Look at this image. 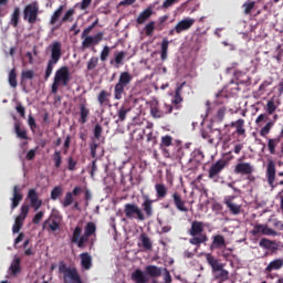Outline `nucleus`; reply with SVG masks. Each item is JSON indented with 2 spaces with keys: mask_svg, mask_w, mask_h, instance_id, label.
<instances>
[{
  "mask_svg": "<svg viewBox=\"0 0 283 283\" xmlns=\"http://www.w3.org/2000/svg\"><path fill=\"white\" fill-rule=\"evenodd\" d=\"M205 227H207V224L202 221L193 220L191 222L190 229L188 230V235L191 237L189 239V244L200 247V244L208 242L209 238L207 237V233H205Z\"/></svg>",
  "mask_w": 283,
  "mask_h": 283,
  "instance_id": "nucleus-1",
  "label": "nucleus"
},
{
  "mask_svg": "<svg viewBox=\"0 0 283 283\" xmlns=\"http://www.w3.org/2000/svg\"><path fill=\"white\" fill-rule=\"evenodd\" d=\"M62 48L63 45L61 42L56 41L51 44V59L48 62L45 74H44V81H48L50 76H52V72H54V65L61 61L62 56Z\"/></svg>",
  "mask_w": 283,
  "mask_h": 283,
  "instance_id": "nucleus-2",
  "label": "nucleus"
},
{
  "mask_svg": "<svg viewBox=\"0 0 283 283\" xmlns=\"http://www.w3.org/2000/svg\"><path fill=\"white\" fill-rule=\"evenodd\" d=\"M71 77H70V67L62 66L60 67L54 75L53 83L51 86L52 94L59 93V86L63 85V87H67L70 84Z\"/></svg>",
  "mask_w": 283,
  "mask_h": 283,
  "instance_id": "nucleus-3",
  "label": "nucleus"
},
{
  "mask_svg": "<svg viewBox=\"0 0 283 283\" xmlns=\"http://www.w3.org/2000/svg\"><path fill=\"white\" fill-rule=\"evenodd\" d=\"M132 74L129 72H122L114 87V98L115 101H120L123 98V94H125V90H129V85H132Z\"/></svg>",
  "mask_w": 283,
  "mask_h": 283,
  "instance_id": "nucleus-4",
  "label": "nucleus"
},
{
  "mask_svg": "<svg viewBox=\"0 0 283 283\" xmlns=\"http://www.w3.org/2000/svg\"><path fill=\"white\" fill-rule=\"evenodd\" d=\"M59 273H62L64 283H83L78 270H76V268L67 266V264L63 262L59 265Z\"/></svg>",
  "mask_w": 283,
  "mask_h": 283,
  "instance_id": "nucleus-5",
  "label": "nucleus"
},
{
  "mask_svg": "<svg viewBox=\"0 0 283 283\" xmlns=\"http://www.w3.org/2000/svg\"><path fill=\"white\" fill-rule=\"evenodd\" d=\"M124 213L128 220H138L139 222H145V212L136 203L124 205Z\"/></svg>",
  "mask_w": 283,
  "mask_h": 283,
  "instance_id": "nucleus-6",
  "label": "nucleus"
},
{
  "mask_svg": "<svg viewBox=\"0 0 283 283\" xmlns=\"http://www.w3.org/2000/svg\"><path fill=\"white\" fill-rule=\"evenodd\" d=\"M23 19L31 23V25L36 23V19H39V2H32L24 8Z\"/></svg>",
  "mask_w": 283,
  "mask_h": 283,
  "instance_id": "nucleus-7",
  "label": "nucleus"
},
{
  "mask_svg": "<svg viewBox=\"0 0 283 283\" xmlns=\"http://www.w3.org/2000/svg\"><path fill=\"white\" fill-rule=\"evenodd\" d=\"M275 161H273V159H269L265 176L271 189H275V187L283 186V180L275 184Z\"/></svg>",
  "mask_w": 283,
  "mask_h": 283,
  "instance_id": "nucleus-8",
  "label": "nucleus"
},
{
  "mask_svg": "<svg viewBox=\"0 0 283 283\" xmlns=\"http://www.w3.org/2000/svg\"><path fill=\"white\" fill-rule=\"evenodd\" d=\"M252 235H277V232L271 228L269 224L256 223L254 224L253 229L251 230Z\"/></svg>",
  "mask_w": 283,
  "mask_h": 283,
  "instance_id": "nucleus-9",
  "label": "nucleus"
},
{
  "mask_svg": "<svg viewBox=\"0 0 283 283\" xmlns=\"http://www.w3.org/2000/svg\"><path fill=\"white\" fill-rule=\"evenodd\" d=\"M228 163L224 159H219L216 161V164H213L209 171H208V178H210V180H213V178H218V176H220V174H222L223 169L227 167Z\"/></svg>",
  "mask_w": 283,
  "mask_h": 283,
  "instance_id": "nucleus-10",
  "label": "nucleus"
},
{
  "mask_svg": "<svg viewBox=\"0 0 283 283\" xmlns=\"http://www.w3.org/2000/svg\"><path fill=\"white\" fill-rule=\"evenodd\" d=\"M104 33L98 32L94 36L87 34L85 35L82 41V48L83 50H87V48H92V45H98L103 41Z\"/></svg>",
  "mask_w": 283,
  "mask_h": 283,
  "instance_id": "nucleus-11",
  "label": "nucleus"
},
{
  "mask_svg": "<svg viewBox=\"0 0 283 283\" xmlns=\"http://www.w3.org/2000/svg\"><path fill=\"white\" fill-rule=\"evenodd\" d=\"M253 165L249 163H239L234 167V174L240 176H248V180H251V174H253Z\"/></svg>",
  "mask_w": 283,
  "mask_h": 283,
  "instance_id": "nucleus-12",
  "label": "nucleus"
},
{
  "mask_svg": "<svg viewBox=\"0 0 283 283\" xmlns=\"http://www.w3.org/2000/svg\"><path fill=\"white\" fill-rule=\"evenodd\" d=\"M172 202L178 211L181 213H189V208H187V201L182 199V195L180 192L175 191L171 195Z\"/></svg>",
  "mask_w": 283,
  "mask_h": 283,
  "instance_id": "nucleus-13",
  "label": "nucleus"
},
{
  "mask_svg": "<svg viewBox=\"0 0 283 283\" xmlns=\"http://www.w3.org/2000/svg\"><path fill=\"white\" fill-rule=\"evenodd\" d=\"M193 23H196V19L193 18H186L179 21L176 24V34H182V32H187V30H191L193 27Z\"/></svg>",
  "mask_w": 283,
  "mask_h": 283,
  "instance_id": "nucleus-14",
  "label": "nucleus"
},
{
  "mask_svg": "<svg viewBox=\"0 0 283 283\" xmlns=\"http://www.w3.org/2000/svg\"><path fill=\"white\" fill-rule=\"evenodd\" d=\"M233 200H235V196H228V197H224L223 202L229 209L230 213H232V216H240L242 206L233 202Z\"/></svg>",
  "mask_w": 283,
  "mask_h": 283,
  "instance_id": "nucleus-15",
  "label": "nucleus"
},
{
  "mask_svg": "<svg viewBox=\"0 0 283 283\" xmlns=\"http://www.w3.org/2000/svg\"><path fill=\"white\" fill-rule=\"evenodd\" d=\"M81 193H83V188L78 186L75 187L72 192H66L62 201V207H64V209H66V207H71V205L74 203V196H81Z\"/></svg>",
  "mask_w": 283,
  "mask_h": 283,
  "instance_id": "nucleus-16",
  "label": "nucleus"
},
{
  "mask_svg": "<svg viewBox=\"0 0 283 283\" xmlns=\"http://www.w3.org/2000/svg\"><path fill=\"white\" fill-rule=\"evenodd\" d=\"M28 199L30 200L31 207L34 211H39L43 206V200L39 199V192H36L35 189H29Z\"/></svg>",
  "mask_w": 283,
  "mask_h": 283,
  "instance_id": "nucleus-17",
  "label": "nucleus"
},
{
  "mask_svg": "<svg viewBox=\"0 0 283 283\" xmlns=\"http://www.w3.org/2000/svg\"><path fill=\"white\" fill-rule=\"evenodd\" d=\"M144 202L142 203V208L147 218H151L154 216V200L149 198V196H143Z\"/></svg>",
  "mask_w": 283,
  "mask_h": 283,
  "instance_id": "nucleus-18",
  "label": "nucleus"
},
{
  "mask_svg": "<svg viewBox=\"0 0 283 283\" xmlns=\"http://www.w3.org/2000/svg\"><path fill=\"white\" fill-rule=\"evenodd\" d=\"M109 98H112V93L105 90L101 91L97 95V102L101 107H112V101Z\"/></svg>",
  "mask_w": 283,
  "mask_h": 283,
  "instance_id": "nucleus-19",
  "label": "nucleus"
},
{
  "mask_svg": "<svg viewBox=\"0 0 283 283\" xmlns=\"http://www.w3.org/2000/svg\"><path fill=\"white\" fill-rule=\"evenodd\" d=\"M228 127H232L235 129V134L238 136H245L247 134V128H245V122L243 118H239L234 122H231Z\"/></svg>",
  "mask_w": 283,
  "mask_h": 283,
  "instance_id": "nucleus-20",
  "label": "nucleus"
},
{
  "mask_svg": "<svg viewBox=\"0 0 283 283\" xmlns=\"http://www.w3.org/2000/svg\"><path fill=\"white\" fill-rule=\"evenodd\" d=\"M206 260H207L209 266H211L212 273H216L218 271H222V269H224V264L220 263V260L212 256L211 253H208L206 255Z\"/></svg>",
  "mask_w": 283,
  "mask_h": 283,
  "instance_id": "nucleus-21",
  "label": "nucleus"
},
{
  "mask_svg": "<svg viewBox=\"0 0 283 283\" xmlns=\"http://www.w3.org/2000/svg\"><path fill=\"white\" fill-rule=\"evenodd\" d=\"M19 273H21V258L15 255L9 266V274L17 277Z\"/></svg>",
  "mask_w": 283,
  "mask_h": 283,
  "instance_id": "nucleus-22",
  "label": "nucleus"
},
{
  "mask_svg": "<svg viewBox=\"0 0 283 283\" xmlns=\"http://www.w3.org/2000/svg\"><path fill=\"white\" fill-rule=\"evenodd\" d=\"M21 200H23V193H21V188L19 186L13 187V197L11 198V210L14 211L19 207Z\"/></svg>",
  "mask_w": 283,
  "mask_h": 283,
  "instance_id": "nucleus-23",
  "label": "nucleus"
},
{
  "mask_svg": "<svg viewBox=\"0 0 283 283\" xmlns=\"http://www.w3.org/2000/svg\"><path fill=\"white\" fill-rule=\"evenodd\" d=\"M211 134H216V138H213V136H211ZM211 134L203 130L201 133V136L206 140L208 139V143H210V145H216V140H217V143H220V140H222V132H220V129H216L214 132H211Z\"/></svg>",
  "mask_w": 283,
  "mask_h": 283,
  "instance_id": "nucleus-24",
  "label": "nucleus"
},
{
  "mask_svg": "<svg viewBox=\"0 0 283 283\" xmlns=\"http://www.w3.org/2000/svg\"><path fill=\"white\" fill-rule=\"evenodd\" d=\"M153 14H154V9H151V7H148L146 10L139 13V15L136 19V23L138 25L145 24V22L149 21Z\"/></svg>",
  "mask_w": 283,
  "mask_h": 283,
  "instance_id": "nucleus-25",
  "label": "nucleus"
},
{
  "mask_svg": "<svg viewBox=\"0 0 283 283\" xmlns=\"http://www.w3.org/2000/svg\"><path fill=\"white\" fill-rule=\"evenodd\" d=\"M155 191L157 200H165L167 193H169V188H167V185L165 184H156Z\"/></svg>",
  "mask_w": 283,
  "mask_h": 283,
  "instance_id": "nucleus-26",
  "label": "nucleus"
},
{
  "mask_svg": "<svg viewBox=\"0 0 283 283\" xmlns=\"http://www.w3.org/2000/svg\"><path fill=\"white\" fill-rule=\"evenodd\" d=\"M43 227L44 229L49 227L50 231H59V229H61V220L56 219V217H50L44 221Z\"/></svg>",
  "mask_w": 283,
  "mask_h": 283,
  "instance_id": "nucleus-27",
  "label": "nucleus"
},
{
  "mask_svg": "<svg viewBox=\"0 0 283 283\" xmlns=\"http://www.w3.org/2000/svg\"><path fill=\"white\" fill-rule=\"evenodd\" d=\"M133 282L135 283H147L149 279L145 275V272L140 269H136L130 275Z\"/></svg>",
  "mask_w": 283,
  "mask_h": 283,
  "instance_id": "nucleus-28",
  "label": "nucleus"
},
{
  "mask_svg": "<svg viewBox=\"0 0 283 283\" xmlns=\"http://www.w3.org/2000/svg\"><path fill=\"white\" fill-rule=\"evenodd\" d=\"M132 112V108L127 105H122L118 109H117V119L115 120V123H125V120H127V113Z\"/></svg>",
  "mask_w": 283,
  "mask_h": 283,
  "instance_id": "nucleus-29",
  "label": "nucleus"
},
{
  "mask_svg": "<svg viewBox=\"0 0 283 283\" xmlns=\"http://www.w3.org/2000/svg\"><path fill=\"white\" fill-rule=\"evenodd\" d=\"M185 85H187V82H182L181 84H179L176 87L175 96L172 99V104L176 105V109H178L180 107L179 105H180V102L182 101L181 92H182V88L185 87Z\"/></svg>",
  "mask_w": 283,
  "mask_h": 283,
  "instance_id": "nucleus-30",
  "label": "nucleus"
},
{
  "mask_svg": "<svg viewBox=\"0 0 283 283\" xmlns=\"http://www.w3.org/2000/svg\"><path fill=\"white\" fill-rule=\"evenodd\" d=\"M87 118H90V109L87 108V104H80V118L78 123L81 125H85L87 123Z\"/></svg>",
  "mask_w": 283,
  "mask_h": 283,
  "instance_id": "nucleus-31",
  "label": "nucleus"
},
{
  "mask_svg": "<svg viewBox=\"0 0 283 283\" xmlns=\"http://www.w3.org/2000/svg\"><path fill=\"white\" fill-rule=\"evenodd\" d=\"M145 271L146 275H149L150 277H160V275H163V268L157 265H147Z\"/></svg>",
  "mask_w": 283,
  "mask_h": 283,
  "instance_id": "nucleus-32",
  "label": "nucleus"
},
{
  "mask_svg": "<svg viewBox=\"0 0 283 283\" xmlns=\"http://www.w3.org/2000/svg\"><path fill=\"white\" fill-rule=\"evenodd\" d=\"M222 247H227V241L222 234H217L212 238V243L210 249H222Z\"/></svg>",
  "mask_w": 283,
  "mask_h": 283,
  "instance_id": "nucleus-33",
  "label": "nucleus"
},
{
  "mask_svg": "<svg viewBox=\"0 0 283 283\" xmlns=\"http://www.w3.org/2000/svg\"><path fill=\"white\" fill-rule=\"evenodd\" d=\"M282 266H283V260L276 259L269 263V265L265 268L264 272L271 273L272 271H280V269H282Z\"/></svg>",
  "mask_w": 283,
  "mask_h": 283,
  "instance_id": "nucleus-34",
  "label": "nucleus"
},
{
  "mask_svg": "<svg viewBox=\"0 0 283 283\" xmlns=\"http://www.w3.org/2000/svg\"><path fill=\"white\" fill-rule=\"evenodd\" d=\"M213 280H217L219 283H224L229 280V272L227 270L221 269L217 272H213Z\"/></svg>",
  "mask_w": 283,
  "mask_h": 283,
  "instance_id": "nucleus-35",
  "label": "nucleus"
},
{
  "mask_svg": "<svg viewBox=\"0 0 283 283\" xmlns=\"http://www.w3.org/2000/svg\"><path fill=\"white\" fill-rule=\"evenodd\" d=\"M81 264L83 266V269H85L86 271H90V269H92V255H90V253L87 252H83L81 255Z\"/></svg>",
  "mask_w": 283,
  "mask_h": 283,
  "instance_id": "nucleus-36",
  "label": "nucleus"
},
{
  "mask_svg": "<svg viewBox=\"0 0 283 283\" xmlns=\"http://www.w3.org/2000/svg\"><path fill=\"white\" fill-rule=\"evenodd\" d=\"M139 240L142 242V247H143V249H145V251H151V249H154L151 239H149L146 233H142L139 235Z\"/></svg>",
  "mask_w": 283,
  "mask_h": 283,
  "instance_id": "nucleus-37",
  "label": "nucleus"
},
{
  "mask_svg": "<svg viewBox=\"0 0 283 283\" xmlns=\"http://www.w3.org/2000/svg\"><path fill=\"white\" fill-rule=\"evenodd\" d=\"M21 18V9L19 7H15L12 14L10 23L13 28H19V19Z\"/></svg>",
  "mask_w": 283,
  "mask_h": 283,
  "instance_id": "nucleus-38",
  "label": "nucleus"
},
{
  "mask_svg": "<svg viewBox=\"0 0 283 283\" xmlns=\"http://www.w3.org/2000/svg\"><path fill=\"white\" fill-rule=\"evenodd\" d=\"M14 133L17 134L18 138L28 140V130H25V128H21V123L17 122L14 124Z\"/></svg>",
  "mask_w": 283,
  "mask_h": 283,
  "instance_id": "nucleus-39",
  "label": "nucleus"
},
{
  "mask_svg": "<svg viewBox=\"0 0 283 283\" xmlns=\"http://www.w3.org/2000/svg\"><path fill=\"white\" fill-rule=\"evenodd\" d=\"M8 81H9L10 87L17 88V86L19 85V82L17 81V69H12L9 72Z\"/></svg>",
  "mask_w": 283,
  "mask_h": 283,
  "instance_id": "nucleus-40",
  "label": "nucleus"
},
{
  "mask_svg": "<svg viewBox=\"0 0 283 283\" xmlns=\"http://www.w3.org/2000/svg\"><path fill=\"white\" fill-rule=\"evenodd\" d=\"M84 234L88 235L90 238H92V235H96V223L92 221L86 223Z\"/></svg>",
  "mask_w": 283,
  "mask_h": 283,
  "instance_id": "nucleus-41",
  "label": "nucleus"
},
{
  "mask_svg": "<svg viewBox=\"0 0 283 283\" xmlns=\"http://www.w3.org/2000/svg\"><path fill=\"white\" fill-rule=\"evenodd\" d=\"M61 196H63V187L55 186L51 190V200H59V198H61Z\"/></svg>",
  "mask_w": 283,
  "mask_h": 283,
  "instance_id": "nucleus-42",
  "label": "nucleus"
},
{
  "mask_svg": "<svg viewBox=\"0 0 283 283\" xmlns=\"http://www.w3.org/2000/svg\"><path fill=\"white\" fill-rule=\"evenodd\" d=\"M169 51V40L164 39L161 42V61H167V52Z\"/></svg>",
  "mask_w": 283,
  "mask_h": 283,
  "instance_id": "nucleus-43",
  "label": "nucleus"
},
{
  "mask_svg": "<svg viewBox=\"0 0 283 283\" xmlns=\"http://www.w3.org/2000/svg\"><path fill=\"white\" fill-rule=\"evenodd\" d=\"M277 145H280V137L269 139L268 148L270 154H275V147H277Z\"/></svg>",
  "mask_w": 283,
  "mask_h": 283,
  "instance_id": "nucleus-44",
  "label": "nucleus"
},
{
  "mask_svg": "<svg viewBox=\"0 0 283 283\" xmlns=\"http://www.w3.org/2000/svg\"><path fill=\"white\" fill-rule=\"evenodd\" d=\"M275 109H277V105H275V99L271 98L266 103L265 112H268L269 116H272V114H275Z\"/></svg>",
  "mask_w": 283,
  "mask_h": 283,
  "instance_id": "nucleus-45",
  "label": "nucleus"
},
{
  "mask_svg": "<svg viewBox=\"0 0 283 283\" xmlns=\"http://www.w3.org/2000/svg\"><path fill=\"white\" fill-rule=\"evenodd\" d=\"M54 167L59 169L63 164V157L61 156V150H55L53 154Z\"/></svg>",
  "mask_w": 283,
  "mask_h": 283,
  "instance_id": "nucleus-46",
  "label": "nucleus"
},
{
  "mask_svg": "<svg viewBox=\"0 0 283 283\" xmlns=\"http://www.w3.org/2000/svg\"><path fill=\"white\" fill-rule=\"evenodd\" d=\"M273 122H268L265 124V126L260 130V136H262V138H266V136H269V134H271V129H273Z\"/></svg>",
  "mask_w": 283,
  "mask_h": 283,
  "instance_id": "nucleus-47",
  "label": "nucleus"
},
{
  "mask_svg": "<svg viewBox=\"0 0 283 283\" xmlns=\"http://www.w3.org/2000/svg\"><path fill=\"white\" fill-rule=\"evenodd\" d=\"M273 244H275V242L266 238L261 239L259 242V245L261 247V249H268V250L275 249L273 248Z\"/></svg>",
  "mask_w": 283,
  "mask_h": 283,
  "instance_id": "nucleus-48",
  "label": "nucleus"
},
{
  "mask_svg": "<svg viewBox=\"0 0 283 283\" xmlns=\"http://www.w3.org/2000/svg\"><path fill=\"white\" fill-rule=\"evenodd\" d=\"M150 114H151L153 118H165L164 111L163 109L160 111V108H158V106H151Z\"/></svg>",
  "mask_w": 283,
  "mask_h": 283,
  "instance_id": "nucleus-49",
  "label": "nucleus"
},
{
  "mask_svg": "<svg viewBox=\"0 0 283 283\" xmlns=\"http://www.w3.org/2000/svg\"><path fill=\"white\" fill-rule=\"evenodd\" d=\"M32 78H34V71L33 70L22 71V73H21V83H23V81H32Z\"/></svg>",
  "mask_w": 283,
  "mask_h": 283,
  "instance_id": "nucleus-50",
  "label": "nucleus"
},
{
  "mask_svg": "<svg viewBox=\"0 0 283 283\" xmlns=\"http://www.w3.org/2000/svg\"><path fill=\"white\" fill-rule=\"evenodd\" d=\"M98 25V19H96L91 25H88L86 29L83 30L81 39H85L87 34L92 33V30Z\"/></svg>",
  "mask_w": 283,
  "mask_h": 283,
  "instance_id": "nucleus-51",
  "label": "nucleus"
},
{
  "mask_svg": "<svg viewBox=\"0 0 283 283\" xmlns=\"http://www.w3.org/2000/svg\"><path fill=\"white\" fill-rule=\"evenodd\" d=\"M146 36H151L154 34V30H156V22L150 21L144 28Z\"/></svg>",
  "mask_w": 283,
  "mask_h": 283,
  "instance_id": "nucleus-52",
  "label": "nucleus"
},
{
  "mask_svg": "<svg viewBox=\"0 0 283 283\" xmlns=\"http://www.w3.org/2000/svg\"><path fill=\"white\" fill-rule=\"evenodd\" d=\"M61 14H63V7H60L59 9H56L50 20L51 25H54V23H56V21H59V19H61Z\"/></svg>",
  "mask_w": 283,
  "mask_h": 283,
  "instance_id": "nucleus-53",
  "label": "nucleus"
},
{
  "mask_svg": "<svg viewBox=\"0 0 283 283\" xmlns=\"http://www.w3.org/2000/svg\"><path fill=\"white\" fill-rule=\"evenodd\" d=\"M98 65V56H93L87 62V71L92 72V70H96V66Z\"/></svg>",
  "mask_w": 283,
  "mask_h": 283,
  "instance_id": "nucleus-54",
  "label": "nucleus"
},
{
  "mask_svg": "<svg viewBox=\"0 0 283 283\" xmlns=\"http://www.w3.org/2000/svg\"><path fill=\"white\" fill-rule=\"evenodd\" d=\"M125 56H127V53L125 51L117 52L115 54V63L116 65H123V61H125Z\"/></svg>",
  "mask_w": 283,
  "mask_h": 283,
  "instance_id": "nucleus-55",
  "label": "nucleus"
},
{
  "mask_svg": "<svg viewBox=\"0 0 283 283\" xmlns=\"http://www.w3.org/2000/svg\"><path fill=\"white\" fill-rule=\"evenodd\" d=\"M81 233H83V229L81 227H76L73 231V235H72V242L73 244H75L76 242H78V239L81 238Z\"/></svg>",
  "mask_w": 283,
  "mask_h": 283,
  "instance_id": "nucleus-56",
  "label": "nucleus"
},
{
  "mask_svg": "<svg viewBox=\"0 0 283 283\" xmlns=\"http://www.w3.org/2000/svg\"><path fill=\"white\" fill-rule=\"evenodd\" d=\"M242 8L244 10V14H251V12L253 11V8H255V1L243 3Z\"/></svg>",
  "mask_w": 283,
  "mask_h": 283,
  "instance_id": "nucleus-57",
  "label": "nucleus"
},
{
  "mask_svg": "<svg viewBox=\"0 0 283 283\" xmlns=\"http://www.w3.org/2000/svg\"><path fill=\"white\" fill-rule=\"evenodd\" d=\"M90 241V235H86L85 233L78 238L77 242L75 244H77L78 249H84L85 248V243H87Z\"/></svg>",
  "mask_w": 283,
  "mask_h": 283,
  "instance_id": "nucleus-58",
  "label": "nucleus"
},
{
  "mask_svg": "<svg viewBox=\"0 0 283 283\" xmlns=\"http://www.w3.org/2000/svg\"><path fill=\"white\" fill-rule=\"evenodd\" d=\"M224 116H227V107L219 108L216 115L217 120H219V123H222V120H224Z\"/></svg>",
  "mask_w": 283,
  "mask_h": 283,
  "instance_id": "nucleus-59",
  "label": "nucleus"
},
{
  "mask_svg": "<svg viewBox=\"0 0 283 283\" xmlns=\"http://www.w3.org/2000/svg\"><path fill=\"white\" fill-rule=\"evenodd\" d=\"M95 140H99L101 136H103V126L96 124L93 130Z\"/></svg>",
  "mask_w": 283,
  "mask_h": 283,
  "instance_id": "nucleus-60",
  "label": "nucleus"
},
{
  "mask_svg": "<svg viewBox=\"0 0 283 283\" xmlns=\"http://www.w3.org/2000/svg\"><path fill=\"white\" fill-rule=\"evenodd\" d=\"M174 138L169 135L161 137V147H171Z\"/></svg>",
  "mask_w": 283,
  "mask_h": 283,
  "instance_id": "nucleus-61",
  "label": "nucleus"
},
{
  "mask_svg": "<svg viewBox=\"0 0 283 283\" xmlns=\"http://www.w3.org/2000/svg\"><path fill=\"white\" fill-rule=\"evenodd\" d=\"M91 156L92 158H96V150L98 149V143L93 138L92 143L90 144Z\"/></svg>",
  "mask_w": 283,
  "mask_h": 283,
  "instance_id": "nucleus-62",
  "label": "nucleus"
},
{
  "mask_svg": "<svg viewBox=\"0 0 283 283\" xmlns=\"http://www.w3.org/2000/svg\"><path fill=\"white\" fill-rule=\"evenodd\" d=\"M78 163L76 160H74L73 157H69L67 158V169L69 171H76V165Z\"/></svg>",
  "mask_w": 283,
  "mask_h": 283,
  "instance_id": "nucleus-63",
  "label": "nucleus"
},
{
  "mask_svg": "<svg viewBox=\"0 0 283 283\" xmlns=\"http://www.w3.org/2000/svg\"><path fill=\"white\" fill-rule=\"evenodd\" d=\"M107 56H109V46H104L101 52V61H107Z\"/></svg>",
  "mask_w": 283,
  "mask_h": 283,
  "instance_id": "nucleus-64",
  "label": "nucleus"
}]
</instances>
